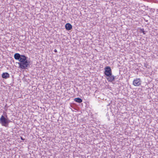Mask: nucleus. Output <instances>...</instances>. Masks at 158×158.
<instances>
[{"instance_id":"5","label":"nucleus","mask_w":158,"mask_h":158,"mask_svg":"<svg viewBox=\"0 0 158 158\" xmlns=\"http://www.w3.org/2000/svg\"><path fill=\"white\" fill-rule=\"evenodd\" d=\"M107 77H108L107 78V79L110 82H113L115 79L114 77V76L112 75V74L109 76H107Z\"/></svg>"},{"instance_id":"8","label":"nucleus","mask_w":158,"mask_h":158,"mask_svg":"<svg viewBox=\"0 0 158 158\" xmlns=\"http://www.w3.org/2000/svg\"><path fill=\"white\" fill-rule=\"evenodd\" d=\"M65 27L67 30H69L72 28V26L70 23H67L65 25Z\"/></svg>"},{"instance_id":"11","label":"nucleus","mask_w":158,"mask_h":158,"mask_svg":"<svg viewBox=\"0 0 158 158\" xmlns=\"http://www.w3.org/2000/svg\"><path fill=\"white\" fill-rule=\"evenodd\" d=\"M54 52H57V50L56 49H55L54 50Z\"/></svg>"},{"instance_id":"10","label":"nucleus","mask_w":158,"mask_h":158,"mask_svg":"<svg viewBox=\"0 0 158 158\" xmlns=\"http://www.w3.org/2000/svg\"><path fill=\"white\" fill-rule=\"evenodd\" d=\"M141 32H142L144 34H145V31L143 29H140Z\"/></svg>"},{"instance_id":"7","label":"nucleus","mask_w":158,"mask_h":158,"mask_svg":"<svg viewBox=\"0 0 158 158\" xmlns=\"http://www.w3.org/2000/svg\"><path fill=\"white\" fill-rule=\"evenodd\" d=\"M22 55L19 53H16L14 54V57L15 60H19Z\"/></svg>"},{"instance_id":"9","label":"nucleus","mask_w":158,"mask_h":158,"mask_svg":"<svg viewBox=\"0 0 158 158\" xmlns=\"http://www.w3.org/2000/svg\"><path fill=\"white\" fill-rule=\"evenodd\" d=\"M74 101L79 103H81L82 102V100L79 98H74Z\"/></svg>"},{"instance_id":"3","label":"nucleus","mask_w":158,"mask_h":158,"mask_svg":"<svg viewBox=\"0 0 158 158\" xmlns=\"http://www.w3.org/2000/svg\"><path fill=\"white\" fill-rule=\"evenodd\" d=\"M105 74L106 76H109L112 74V71L111 68L109 66H106L105 68Z\"/></svg>"},{"instance_id":"2","label":"nucleus","mask_w":158,"mask_h":158,"mask_svg":"<svg viewBox=\"0 0 158 158\" xmlns=\"http://www.w3.org/2000/svg\"><path fill=\"white\" fill-rule=\"evenodd\" d=\"M3 115H2L0 118V124L3 126L7 127L11 121L8 118L6 112H4Z\"/></svg>"},{"instance_id":"12","label":"nucleus","mask_w":158,"mask_h":158,"mask_svg":"<svg viewBox=\"0 0 158 158\" xmlns=\"http://www.w3.org/2000/svg\"><path fill=\"white\" fill-rule=\"evenodd\" d=\"M21 139H22V140H23V138H21Z\"/></svg>"},{"instance_id":"1","label":"nucleus","mask_w":158,"mask_h":158,"mask_svg":"<svg viewBox=\"0 0 158 158\" xmlns=\"http://www.w3.org/2000/svg\"><path fill=\"white\" fill-rule=\"evenodd\" d=\"M19 61V62H17L19 65V68L23 69H27L29 66V61H28L27 60V57L25 55H22Z\"/></svg>"},{"instance_id":"6","label":"nucleus","mask_w":158,"mask_h":158,"mask_svg":"<svg viewBox=\"0 0 158 158\" xmlns=\"http://www.w3.org/2000/svg\"><path fill=\"white\" fill-rule=\"evenodd\" d=\"M2 76L3 78L7 79L10 77V75L7 73H4L2 74Z\"/></svg>"},{"instance_id":"4","label":"nucleus","mask_w":158,"mask_h":158,"mask_svg":"<svg viewBox=\"0 0 158 158\" xmlns=\"http://www.w3.org/2000/svg\"><path fill=\"white\" fill-rule=\"evenodd\" d=\"M133 85L135 86H138L140 85L141 81L139 78H136L133 81Z\"/></svg>"}]
</instances>
